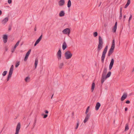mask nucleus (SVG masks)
Segmentation results:
<instances>
[{
	"label": "nucleus",
	"instance_id": "nucleus-51",
	"mask_svg": "<svg viewBox=\"0 0 134 134\" xmlns=\"http://www.w3.org/2000/svg\"><path fill=\"white\" fill-rule=\"evenodd\" d=\"M2 14V11L0 10V15H1Z\"/></svg>",
	"mask_w": 134,
	"mask_h": 134
},
{
	"label": "nucleus",
	"instance_id": "nucleus-54",
	"mask_svg": "<svg viewBox=\"0 0 134 134\" xmlns=\"http://www.w3.org/2000/svg\"><path fill=\"white\" fill-rule=\"evenodd\" d=\"M53 94H53L52 95V96L51 97V99H52V97H53Z\"/></svg>",
	"mask_w": 134,
	"mask_h": 134
},
{
	"label": "nucleus",
	"instance_id": "nucleus-35",
	"mask_svg": "<svg viewBox=\"0 0 134 134\" xmlns=\"http://www.w3.org/2000/svg\"><path fill=\"white\" fill-rule=\"evenodd\" d=\"M30 79V78L29 77H27L25 79V80L26 82H27L28 80L29 79Z\"/></svg>",
	"mask_w": 134,
	"mask_h": 134
},
{
	"label": "nucleus",
	"instance_id": "nucleus-23",
	"mask_svg": "<svg viewBox=\"0 0 134 134\" xmlns=\"http://www.w3.org/2000/svg\"><path fill=\"white\" fill-rule=\"evenodd\" d=\"M65 14L64 11L62 10L59 13V16L60 17H62L65 15Z\"/></svg>",
	"mask_w": 134,
	"mask_h": 134
},
{
	"label": "nucleus",
	"instance_id": "nucleus-21",
	"mask_svg": "<svg viewBox=\"0 0 134 134\" xmlns=\"http://www.w3.org/2000/svg\"><path fill=\"white\" fill-rule=\"evenodd\" d=\"M117 22H116L114 26V27L113 29V32H116V29H117Z\"/></svg>",
	"mask_w": 134,
	"mask_h": 134
},
{
	"label": "nucleus",
	"instance_id": "nucleus-31",
	"mask_svg": "<svg viewBox=\"0 0 134 134\" xmlns=\"http://www.w3.org/2000/svg\"><path fill=\"white\" fill-rule=\"evenodd\" d=\"M7 71H4L3 73L2 74V75L3 76H5L7 74Z\"/></svg>",
	"mask_w": 134,
	"mask_h": 134
},
{
	"label": "nucleus",
	"instance_id": "nucleus-11",
	"mask_svg": "<svg viewBox=\"0 0 134 134\" xmlns=\"http://www.w3.org/2000/svg\"><path fill=\"white\" fill-rule=\"evenodd\" d=\"M3 38L4 43H6L8 40V35L6 34L3 35Z\"/></svg>",
	"mask_w": 134,
	"mask_h": 134
},
{
	"label": "nucleus",
	"instance_id": "nucleus-48",
	"mask_svg": "<svg viewBox=\"0 0 134 134\" xmlns=\"http://www.w3.org/2000/svg\"><path fill=\"white\" fill-rule=\"evenodd\" d=\"M128 109L127 107L125 108V111H126Z\"/></svg>",
	"mask_w": 134,
	"mask_h": 134
},
{
	"label": "nucleus",
	"instance_id": "nucleus-22",
	"mask_svg": "<svg viewBox=\"0 0 134 134\" xmlns=\"http://www.w3.org/2000/svg\"><path fill=\"white\" fill-rule=\"evenodd\" d=\"M111 74V72L110 71H109L107 75L105 76H104V80L105 79H106L107 78L109 77L110 76Z\"/></svg>",
	"mask_w": 134,
	"mask_h": 134
},
{
	"label": "nucleus",
	"instance_id": "nucleus-19",
	"mask_svg": "<svg viewBox=\"0 0 134 134\" xmlns=\"http://www.w3.org/2000/svg\"><path fill=\"white\" fill-rule=\"evenodd\" d=\"M67 47V45L65 42L64 41L62 45V49L63 50H64Z\"/></svg>",
	"mask_w": 134,
	"mask_h": 134
},
{
	"label": "nucleus",
	"instance_id": "nucleus-24",
	"mask_svg": "<svg viewBox=\"0 0 134 134\" xmlns=\"http://www.w3.org/2000/svg\"><path fill=\"white\" fill-rule=\"evenodd\" d=\"M130 3V0H127V3L124 7V8H126Z\"/></svg>",
	"mask_w": 134,
	"mask_h": 134
},
{
	"label": "nucleus",
	"instance_id": "nucleus-4",
	"mask_svg": "<svg viewBox=\"0 0 134 134\" xmlns=\"http://www.w3.org/2000/svg\"><path fill=\"white\" fill-rule=\"evenodd\" d=\"M107 72V70L106 68L105 67L104 68L103 73L102 74V76L101 80V83L102 84L104 81V76L106 75Z\"/></svg>",
	"mask_w": 134,
	"mask_h": 134
},
{
	"label": "nucleus",
	"instance_id": "nucleus-34",
	"mask_svg": "<svg viewBox=\"0 0 134 134\" xmlns=\"http://www.w3.org/2000/svg\"><path fill=\"white\" fill-rule=\"evenodd\" d=\"M42 116H43V118H46L48 116V115L47 114H42Z\"/></svg>",
	"mask_w": 134,
	"mask_h": 134
},
{
	"label": "nucleus",
	"instance_id": "nucleus-6",
	"mask_svg": "<svg viewBox=\"0 0 134 134\" xmlns=\"http://www.w3.org/2000/svg\"><path fill=\"white\" fill-rule=\"evenodd\" d=\"M21 128L20 123V122L18 123L16 129V132L15 134H18L20 129Z\"/></svg>",
	"mask_w": 134,
	"mask_h": 134
},
{
	"label": "nucleus",
	"instance_id": "nucleus-5",
	"mask_svg": "<svg viewBox=\"0 0 134 134\" xmlns=\"http://www.w3.org/2000/svg\"><path fill=\"white\" fill-rule=\"evenodd\" d=\"M64 55L66 59H70L72 56V54L69 51H68L66 52L65 53Z\"/></svg>",
	"mask_w": 134,
	"mask_h": 134
},
{
	"label": "nucleus",
	"instance_id": "nucleus-42",
	"mask_svg": "<svg viewBox=\"0 0 134 134\" xmlns=\"http://www.w3.org/2000/svg\"><path fill=\"white\" fill-rule=\"evenodd\" d=\"M88 111L89 110H88L87 109H86V112H85V114H88Z\"/></svg>",
	"mask_w": 134,
	"mask_h": 134
},
{
	"label": "nucleus",
	"instance_id": "nucleus-30",
	"mask_svg": "<svg viewBox=\"0 0 134 134\" xmlns=\"http://www.w3.org/2000/svg\"><path fill=\"white\" fill-rule=\"evenodd\" d=\"M64 65V64L63 63H60L59 66V68L60 69H61L62 68V67Z\"/></svg>",
	"mask_w": 134,
	"mask_h": 134
},
{
	"label": "nucleus",
	"instance_id": "nucleus-50",
	"mask_svg": "<svg viewBox=\"0 0 134 134\" xmlns=\"http://www.w3.org/2000/svg\"><path fill=\"white\" fill-rule=\"evenodd\" d=\"M90 109V107L89 106H88V107H87L86 109H87L88 110H89V109Z\"/></svg>",
	"mask_w": 134,
	"mask_h": 134
},
{
	"label": "nucleus",
	"instance_id": "nucleus-36",
	"mask_svg": "<svg viewBox=\"0 0 134 134\" xmlns=\"http://www.w3.org/2000/svg\"><path fill=\"white\" fill-rule=\"evenodd\" d=\"M79 121H78L77 122V125L76 126V127L75 128V129H77V128L78 127L79 125Z\"/></svg>",
	"mask_w": 134,
	"mask_h": 134
},
{
	"label": "nucleus",
	"instance_id": "nucleus-17",
	"mask_svg": "<svg viewBox=\"0 0 134 134\" xmlns=\"http://www.w3.org/2000/svg\"><path fill=\"white\" fill-rule=\"evenodd\" d=\"M65 3L64 0H60L58 2V4L60 6L64 5Z\"/></svg>",
	"mask_w": 134,
	"mask_h": 134
},
{
	"label": "nucleus",
	"instance_id": "nucleus-10",
	"mask_svg": "<svg viewBox=\"0 0 134 134\" xmlns=\"http://www.w3.org/2000/svg\"><path fill=\"white\" fill-rule=\"evenodd\" d=\"M31 49H30L27 52V53L26 54L25 57V58L24 59V60L25 61H26L27 60L28 58L29 55L31 52Z\"/></svg>",
	"mask_w": 134,
	"mask_h": 134
},
{
	"label": "nucleus",
	"instance_id": "nucleus-57",
	"mask_svg": "<svg viewBox=\"0 0 134 134\" xmlns=\"http://www.w3.org/2000/svg\"><path fill=\"white\" fill-rule=\"evenodd\" d=\"M95 65H96H96H97V63H96L95 64Z\"/></svg>",
	"mask_w": 134,
	"mask_h": 134
},
{
	"label": "nucleus",
	"instance_id": "nucleus-28",
	"mask_svg": "<svg viewBox=\"0 0 134 134\" xmlns=\"http://www.w3.org/2000/svg\"><path fill=\"white\" fill-rule=\"evenodd\" d=\"M129 129V127L128 125V124H126V126L125 127V131H127Z\"/></svg>",
	"mask_w": 134,
	"mask_h": 134
},
{
	"label": "nucleus",
	"instance_id": "nucleus-2",
	"mask_svg": "<svg viewBox=\"0 0 134 134\" xmlns=\"http://www.w3.org/2000/svg\"><path fill=\"white\" fill-rule=\"evenodd\" d=\"M108 48V46H106L103 52L101 57V61L103 63L104 62V59L105 57Z\"/></svg>",
	"mask_w": 134,
	"mask_h": 134
},
{
	"label": "nucleus",
	"instance_id": "nucleus-41",
	"mask_svg": "<svg viewBox=\"0 0 134 134\" xmlns=\"http://www.w3.org/2000/svg\"><path fill=\"white\" fill-rule=\"evenodd\" d=\"M8 2L9 4H10L12 2V0H8Z\"/></svg>",
	"mask_w": 134,
	"mask_h": 134
},
{
	"label": "nucleus",
	"instance_id": "nucleus-1",
	"mask_svg": "<svg viewBox=\"0 0 134 134\" xmlns=\"http://www.w3.org/2000/svg\"><path fill=\"white\" fill-rule=\"evenodd\" d=\"M98 44L97 48V51L99 53L103 47V42L102 37L100 36H99Z\"/></svg>",
	"mask_w": 134,
	"mask_h": 134
},
{
	"label": "nucleus",
	"instance_id": "nucleus-44",
	"mask_svg": "<svg viewBox=\"0 0 134 134\" xmlns=\"http://www.w3.org/2000/svg\"><path fill=\"white\" fill-rule=\"evenodd\" d=\"M126 17V16L125 15H124V16L123 18V20L124 21L125 20Z\"/></svg>",
	"mask_w": 134,
	"mask_h": 134
},
{
	"label": "nucleus",
	"instance_id": "nucleus-56",
	"mask_svg": "<svg viewBox=\"0 0 134 134\" xmlns=\"http://www.w3.org/2000/svg\"><path fill=\"white\" fill-rule=\"evenodd\" d=\"M134 71V68H133L132 71Z\"/></svg>",
	"mask_w": 134,
	"mask_h": 134
},
{
	"label": "nucleus",
	"instance_id": "nucleus-52",
	"mask_svg": "<svg viewBox=\"0 0 134 134\" xmlns=\"http://www.w3.org/2000/svg\"><path fill=\"white\" fill-rule=\"evenodd\" d=\"M34 30L35 31H36V26H35V28Z\"/></svg>",
	"mask_w": 134,
	"mask_h": 134
},
{
	"label": "nucleus",
	"instance_id": "nucleus-46",
	"mask_svg": "<svg viewBox=\"0 0 134 134\" xmlns=\"http://www.w3.org/2000/svg\"><path fill=\"white\" fill-rule=\"evenodd\" d=\"M8 49V48L7 47H5V51H7Z\"/></svg>",
	"mask_w": 134,
	"mask_h": 134
},
{
	"label": "nucleus",
	"instance_id": "nucleus-58",
	"mask_svg": "<svg viewBox=\"0 0 134 134\" xmlns=\"http://www.w3.org/2000/svg\"><path fill=\"white\" fill-rule=\"evenodd\" d=\"M30 124V123H29V124ZM29 125L27 126V127H28V126H29Z\"/></svg>",
	"mask_w": 134,
	"mask_h": 134
},
{
	"label": "nucleus",
	"instance_id": "nucleus-43",
	"mask_svg": "<svg viewBox=\"0 0 134 134\" xmlns=\"http://www.w3.org/2000/svg\"><path fill=\"white\" fill-rule=\"evenodd\" d=\"M45 113L46 114H47L48 113V111L47 110H46L44 111Z\"/></svg>",
	"mask_w": 134,
	"mask_h": 134
},
{
	"label": "nucleus",
	"instance_id": "nucleus-37",
	"mask_svg": "<svg viewBox=\"0 0 134 134\" xmlns=\"http://www.w3.org/2000/svg\"><path fill=\"white\" fill-rule=\"evenodd\" d=\"M132 17V15L131 14L130 15V17L129 19V22L130 20H131Z\"/></svg>",
	"mask_w": 134,
	"mask_h": 134
},
{
	"label": "nucleus",
	"instance_id": "nucleus-8",
	"mask_svg": "<svg viewBox=\"0 0 134 134\" xmlns=\"http://www.w3.org/2000/svg\"><path fill=\"white\" fill-rule=\"evenodd\" d=\"M114 48L115 47H111V48L108 52V56H110V55L112 54V53L113 52Z\"/></svg>",
	"mask_w": 134,
	"mask_h": 134
},
{
	"label": "nucleus",
	"instance_id": "nucleus-53",
	"mask_svg": "<svg viewBox=\"0 0 134 134\" xmlns=\"http://www.w3.org/2000/svg\"><path fill=\"white\" fill-rule=\"evenodd\" d=\"M101 2H100V4L99 5V6H98V7H100V5H101Z\"/></svg>",
	"mask_w": 134,
	"mask_h": 134
},
{
	"label": "nucleus",
	"instance_id": "nucleus-38",
	"mask_svg": "<svg viewBox=\"0 0 134 134\" xmlns=\"http://www.w3.org/2000/svg\"><path fill=\"white\" fill-rule=\"evenodd\" d=\"M122 17V13H120V16L119 17V19H121Z\"/></svg>",
	"mask_w": 134,
	"mask_h": 134
},
{
	"label": "nucleus",
	"instance_id": "nucleus-18",
	"mask_svg": "<svg viewBox=\"0 0 134 134\" xmlns=\"http://www.w3.org/2000/svg\"><path fill=\"white\" fill-rule=\"evenodd\" d=\"M100 104L99 102H97L95 106V109L96 110H98L100 107Z\"/></svg>",
	"mask_w": 134,
	"mask_h": 134
},
{
	"label": "nucleus",
	"instance_id": "nucleus-27",
	"mask_svg": "<svg viewBox=\"0 0 134 134\" xmlns=\"http://www.w3.org/2000/svg\"><path fill=\"white\" fill-rule=\"evenodd\" d=\"M38 62V60L37 58H36L35 61V68L36 69L37 66Z\"/></svg>",
	"mask_w": 134,
	"mask_h": 134
},
{
	"label": "nucleus",
	"instance_id": "nucleus-40",
	"mask_svg": "<svg viewBox=\"0 0 134 134\" xmlns=\"http://www.w3.org/2000/svg\"><path fill=\"white\" fill-rule=\"evenodd\" d=\"M125 103L126 104H129L130 103V101L129 100H127L126 102Z\"/></svg>",
	"mask_w": 134,
	"mask_h": 134
},
{
	"label": "nucleus",
	"instance_id": "nucleus-3",
	"mask_svg": "<svg viewBox=\"0 0 134 134\" xmlns=\"http://www.w3.org/2000/svg\"><path fill=\"white\" fill-rule=\"evenodd\" d=\"M14 66L13 65H12L9 70L8 77L7 79V81H8L10 79L13 72V70Z\"/></svg>",
	"mask_w": 134,
	"mask_h": 134
},
{
	"label": "nucleus",
	"instance_id": "nucleus-12",
	"mask_svg": "<svg viewBox=\"0 0 134 134\" xmlns=\"http://www.w3.org/2000/svg\"><path fill=\"white\" fill-rule=\"evenodd\" d=\"M114 60L113 59H111L109 65V69L110 70L112 68L114 63Z\"/></svg>",
	"mask_w": 134,
	"mask_h": 134
},
{
	"label": "nucleus",
	"instance_id": "nucleus-59",
	"mask_svg": "<svg viewBox=\"0 0 134 134\" xmlns=\"http://www.w3.org/2000/svg\"><path fill=\"white\" fill-rule=\"evenodd\" d=\"M115 120H114V122H115Z\"/></svg>",
	"mask_w": 134,
	"mask_h": 134
},
{
	"label": "nucleus",
	"instance_id": "nucleus-7",
	"mask_svg": "<svg viewBox=\"0 0 134 134\" xmlns=\"http://www.w3.org/2000/svg\"><path fill=\"white\" fill-rule=\"evenodd\" d=\"M63 34H69L70 32V30L69 28H66L64 29L62 31Z\"/></svg>",
	"mask_w": 134,
	"mask_h": 134
},
{
	"label": "nucleus",
	"instance_id": "nucleus-9",
	"mask_svg": "<svg viewBox=\"0 0 134 134\" xmlns=\"http://www.w3.org/2000/svg\"><path fill=\"white\" fill-rule=\"evenodd\" d=\"M57 56L58 59L59 60L61 59V55L62 52L61 50L59 49V50L57 53Z\"/></svg>",
	"mask_w": 134,
	"mask_h": 134
},
{
	"label": "nucleus",
	"instance_id": "nucleus-16",
	"mask_svg": "<svg viewBox=\"0 0 134 134\" xmlns=\"http://www.w3.org/2000/svg\"><path fill=\"white\" fill-rule=\"evenodd\" d=\"M42 35H41V36L39 37V38L36 41L34 45L35 46H36L40 42L41 39H42Z\"/></svg>",
	"mask_w": 134,
	"mask_h": 134
},
{
	"label": "nucleus",
	"instance_id": "nucleus-33",
	"mask_svg": "<svg viewBox=\"0 0 134 134\" xmlns=\"http://www.w3.org/2000/svg\"><path fill=\"white\" fill-rule=\"evenodd\" d=\"M93 35L94 37H96L98 36V33L97 32H94L93 33Z\"/></svg>",
	"mask_w": 134,
	"mask_h": 134
},
{
	"label": "nucleus",
	"instance_id": "nucleus-15",
	"mask_svg": "<svg viewBox=\"0 0 134 134\" xmlns=\"http://www.w3.org/2000/svg\"><path fill=\"white\" fill-rule=\"evenodd\" d=\"M127 96V93H124L121 98V100L122 101L124 100L126 98Z\"/></svg>",
	"mask_w": 134,
	"mask_h": 134
},
{
	"label": "nucleus",
	"instance_id": "nucleus-14",
	"mask_svg": "<svg viewBox=\"0 0 134 134\" xmlns=\"http://www.w3.org/2000/svg\"><path fill=\"white\" fill-rule=\"evenodd\" d=\"M90 115L91 114L90 113H88V114H86V116L83 121L84 123H85L87 122L90 116Z\"/></svg>",
	"mask_w": 134,
	"mask_h": 134
},
{
	"label": "nucleus",
	"instance_id": "nucleus-32",
	"mask_svg": "<svg viewBox=\"0 0 134 134\" xmlns=\"http://www.w3.org/2000/svg\"><path fill=\"white\" fill-rule=\"evenodd\" d=\"M20 62L19 61H18V62L17 61L16 62V64L15 66L16 68H17L19 66V65L20 64Z\"/></svg>",
	"mask_w": 134,
	"mask_h": 134
},
{
	"label": "nucleus",
	"instance_id": "nucleus-13",
	"mask_svg": "<svg viewBox=\"0 0 134 134\" xmlns=\"http://www.w3.org/2000/svg\"><path fill=\"white\" fill-rule=\"evenodd\" d=\"M20 42V41H18L15 45L14 48L12 49L11 52L12 53L14 52L16 48L19 45Z\"/></svg>",
	"mask_w": 134,
	"mask_h": 134
},
{
	"label": "nucleus",
	"instance_id": "nucleus-45",
	"mask_svg": "<svg viewBox=\"0 0 134 134\" xmlns=\"http://www.w3.org/2000/svg\"><path fill=\"white\" fill-rule=\"evenodd\" d=\"M122 8L121 7V8H120V13H122Z\"/></svg>",
	"mask_w": 134,
	"mask_h": 134
},
{
	"label": "nucleus",
	"instance_id": "nucleus-60",
	"mask_svg": "<svg viewBox=\"0 0 134 134\" xmlns=\"http://www.w3.org/2000/svg\"><path fill=\"white\" fill-rule=\"evenodd\" d=\"M130 132L129 133V134H130Z\"/></svg>",
	"mask_w": 134,
	"mask_h": 134
},
{
	"label": "nucleus",
	"instance_id": "nucleus-47",
	"mask_svg": "<svg viewBox=\"0 0 134 134\" xmlns=\"http://www.w3.org/2000/svg\"><path fill=\"white\" fill-rule=\"evenodd\" d=\"M35 125H36V123H34L33 124V128H32L33 129L34 127L35 126Z\"/></svg>",
	"mask_w": 134,
	"mask_h": 134
},
{
	"label": "nucleus",
	"instance_id": "nucleus-25",
	"mask_svg": "<svg viewBox=\"0 0 134 134\" xmlns=\"http://www.w3.org/2000/svg\"><path fill=\"white\" fill-rule=\"evenodd\" d=\"M71 4V2L70 0H69L68 2L67 6L68 8L70 7Z\"/></svg>",
	"mask_w": 134,
	"mask_h": 134
},
{
	"label": "nucleus",
	"instance_id": "nucleus-55",
	"mask_svg": "<svg viewBox=\"0 0 134 134\" xmlns=\"http://www.w3.org/2000/svg\"><path fill=\"white\" fill-rule=\"evenodd\" d=\"M74 112H72V115H74Z\"/></svg>",
	"mask_w": 134,
	"mask_h": 134
},
{
	"label": "nucleus",
	"instance_id": "nucleus-20",
	"mask_svg": "<svg viewBox=\"0 0 134 134\" xmlns=\"http://www.w3.org/2000/svg\"><path fill=\"white\" fill-rule=\"evenodd\" d=\"M8 17L5 18L4 19H3L2 21V24L4 25H5L6 23L8 21Z\"/></svg>",
	"mask_w": 134,
	"mask_h": 134
},
{
	"label": "nucleus",
	"instance_id": "nucleus-29",
	"mask_svg": "<svg viewBox=\"0 0 134 134\" xmlns=\"http://www.w3.org/2000/svg\"><path fill=\"white\" fill-rule=\"evenodd\" d=\"M115 40L113 39L112 41V44H111V47H115Z\"/></svg>",
	"mask_w": 134,
	"mask_h": 134
},
{
	"label": "nucleus",
	"instance_id": "nucleus-39",
	"mask_svg": "<svg viewBox=\"0 0 134 134\" xmlns=\"http://www.w3.org/2000/svg\"><path fill=\"white\" fill-rule=\"evenodd\" d=\"M12 26L11 25H9V28L8 29V31H10L11 29Z\"/></svg>",
	"mask_w": 134,
	"mask_h": 134
},
{
	"label": "nucleus",
	"instance_id": "nucleus-26",
	"mask_svg": "<svg viewBox=\"0 0 134 134\" xmlns=\"http://www.w3.org/2000/svg\"><path fill=\"white\" fill-rule=\"evenodd\" d=\"M95 84L94 82H93L92 85L91 90L92 92H93L95 87Z\"/></svg>",
	"mask_w": 134,
	"mask_h": 134
},
{
	"label": "nucleus",
	"instance_id": "nucleus-49",
	"mask_svg": "<svg viewBox=\"0 0 134 134\" xmlns=\"http://www.w3.org/2000/svg\"><path fill=\"white\" fill-rule=\"evenodd\" d=\"M36 118H35V120H34V123H36Z\"/></svg>",
	"mask_w": 134,
	"mask_h": 134
}]
</instances>
